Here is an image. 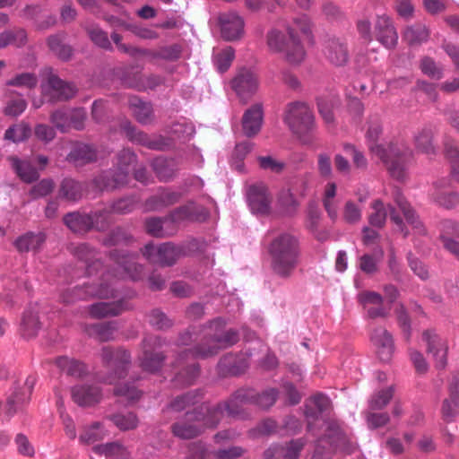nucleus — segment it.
I'll return each instance as SVG.
<instances>
[{"label": "nucleus", "mask_w": 459, "mask_h": 459, "mask_svg": "<svg viewBox=\"0 0 459 459\" xmlns=\"http://www.w3.org/2000/svg\"><path fill=\"white\" fill-rule=\"evenodd\" d=\"M337 104L338 100L334 97L317 99L318 112L327 125H333L334 122L333 110Z\"/></svg>", "instance_id": "nucleus-55"}, {"label": "nucleus", "mask_w": 459, "mask_h": 459, "mask_svg": "<svg viewBox=\"0 0 459 459\" xmlns=\"http://www.w3.org/2000/svg\"><path fill=\"white\" fill-rule=\"evenodd\" d=\"M381 132L382 128L379 123L370 124L366 134L368 148L383 161L393 178L403 181L409 175L412 152L404 145L389 143L385 146L383 143H378Z\"/></svg>", "instance_id": "nucleus-3"}, {"label": "nucleus", "mask_w": 459, "mask_h": 459, "mask_svg": "<svg viewBox=\"0 0 459 459\" xmlns=\"http://www.w3.org/2000/svg\"><path fill=\"white\" fill-rule=\"evenodd\" d=\"M33 385L34 381L28 378L24 387H13V390L7 397L6 403L7 413L9 415H13L19 406L26 403L30 400Z\"/></svg>", "instance_id": "nucleus-35"}, {"label": "nucleus", "mask_w": 459, "mask_h": 459, "mask_svg": "<svg viewBox=\"0 0 459 459\" xmlns=\"http://www.w3.org/2000/svg\"><path fill=\"white\" fill-rule=\"evenodd\" d=\"M129 107L135 118L141 124H149L152 119V108L150 103L143 102L137 97L129 100Z\"/></svg>", "instance_id": "nucleus-46"}, {"label": "nucleus", "mask_w": 459, "mask_h": 459, "mask_svg": "<svg viewBox=\"0 0 459 459\" xmlns=\"http://www.w3.org/2000/svg\"><path fill=\"white\" fill-rule=\"evenodd\" d=\"M225 326L222 318H216L207 325L193 326L179 336L178 346L196 344L178 356L174 366L179 368L174 378L176 385H190L197 377L199 368L191 362L193 359L214 356L220 350L229 348L238 341V332L234 329L226 330Z\"/></svg>", "instance_id": "nucleus-1"}, {"label": "nucleus", "mask_w": 459, "mask_h": 459, "mask_svg": "<svg viewBox=\"0 0 459 459\" xmlns=\"http://www.w3.org/2000/svg\"><path fill=\"white\" fill-rule=\"evenodd\" d=\"M64 222L72 231L76 233L86 232L91 229L105 230V222H100L98 220L94 221L90 214L85 213H68L65 216Z\"/></svg>", "instance_id": "nucleus-24"}, {"label": "nucleus", "mask_w": 459, "mask_h": 459, "mask_svg": "<svg viewBox=\"0 0 459 459\" xmlns=\"http://www.w3.org/2000/svg\"><path fill=\"white\" fill-rule=\"evenodd\" d=\"M322 212L316 202H310L307 207L306 227L318 241H325L329 232L320 225Z\"/></svg>", "instance_id": "nucleus-29"}, {"label": "nucleus", "mask_w": 459, "mask_h": 459, "mask_svg": "<svg viewBox=\"0 0 459 459\" xmlns=\"http://www.w3.org/2000/svg\"><path fill=\"white\" fill-rule=\"evenodd\" d=\"M394 201L406 220V223L411 228L413 234L418 236H424L426 229L422 222L419 220L413 209L408 204L404 196L397 191L394 195Z\"/></svg>", "instance_id": "nucleus-31"}, {"label": "nucleus", "mask_w": 459, "mask_h": 459, "mask_svg": "<svg viewBox=\"0 0 459 459\" xmlns=\"http://www.w3.org/2000/svg\"><path fill=\"white\" fill-rule=\"evenodd\" d=\"M447 180L436 182L431 189L430 196L432 200L446 209H452L459 203V195L455 192H446L445 187Z\"/></svg>", "instance_id": "nucleus-32"}, {"label": "nucleus", "mask_w": 459, "mask_h": 459, "mask_svg": "<svg viewBox=\"0 0 459 459\" xmlns=\"http://www.w3.org/2000/svg\"><path fill=\"white\" fill-rule=\"evenodd\" d=\"M442 231L440 238L443 240L445 248L459 260V242L445 236V233L459 236V222L450 220L443 221Z\"/></svg>", "instance_id": "nucleus-42"}, {"label": "nucleus", "mask_w": 459, "mask_h": 459, "mask_svg": "<svg viewBox=\"0 0 459 459\" xmlns=\"http://www.w3.org/2000/svg\"><path fill=\"white\" fill-rule=\"evenodd\" d=\"M304 446V442L300 439L290 441L285 447L275 445L269 447L264 454V459H273L274 457L284 459H297L299 452Z\"/></svg>", "instance_id": "nucleus-34"}, {"label": "nucleus", "mask_w": 459, "mask_h": 459, "mask_svg": "<svg viewBox=\"0 0 459 459\" xmlns=\"http://www.w3.org/2000/svg\"><path fill=\"white\" fill-rule=\"evenodd\" d=\"M117 331V322L98 323L86 325L84 332L91 337L96 338L101 342H107L114 338Z\"/></svg>", "instance_id": "nucleus-40"}, {"label": "nucleus", "mask_w": 459, "mask_h": 459, "mask_svg": "<svg viewBox=\"0 0 459 459\" xmlns=\"http://www.w3.org/2000/svg\"><path fill=\"white\" fill-rule=\"evenodd\" d=\"M93 451L106 457H126L129 454L126 447L119 442H110L95 446Z\"/></svg>", "instance_id": "nucleus-52"}, {"label": "nucleus", "mask_w": 459, "mask_h": 459, "mask_svg": "<svg viewBox=\"0 0 459 459\" xmlns=\"http://www.w3.org/2000/svg\"><path fill=\"white\" fill-rule=\"evenodd\" d=\"M323 54L329 63L336 66L344 65L349 59L346 44L336 38L329 39L325 41Z\"/></svg>", "instance_id": "nucleus-28"}, {"label": "nucleus", "mask_w": 459, "mask_h": 459, "mask_svg": "<svg viewBox=\"0 0 459 459\" xmlns=\"http://www.w3.org/2000/svg\"><path fill=\"white\" fill-rule=\"evenodd\" d=\"M110 420L122 431L134 429L139 423L137 416L133 412L115 414Z\"/></svg>", "instance_id": "nucleus-57"}, {"label": "nucleus", "mask_w": 459, "mask_h": 459, "mask_svg": "<svg viewBox=\"0 0 459 459\" xmlns=\"http://www.w3.org/2000/svg\"><path fill=\"white\" fill-rule=\"evenodd\" d=\"M98 159V153L91 145L77 143L67 156V160L80 166Z\"/></svg>", "instance_id": "nucleus-38"}, {"label": "nucleus", "mask_w": 459, "mask_h": 459, "mask_svg": "<svg viewBox=\"0 0 459 459\" xmlns=\"http://www.w3.org/2000/svg\"><path fill=\"white\" fill-rule=\"evenodd\" d=\"M31 133L29 125L21 123L9 127L4 134V138L13 143H20L26 140Z\"/></svg>", "instance_id": "nucleus-58"}, {"label": "nucleus", "mask_w": 459, "mask_h": 459, "mask_svg": "<svg viewBox=\"0 0 459 459\" xmlns=\"http://www.w3.org/2000/svg\"><path fill=\"white\" fill-rule=\"evenodd\" d=\"M243 453L244 450L240 446L220 449L212 455L202 443H192L189 446V457L191 459H212V456L217 459H235L241 456Z\"/></svg>", "instance_id": "nucleus-21"}, {"label": "nucleus", "mask_w": 459, "mask_h": 459, "mask_svg": "<svg viewBox=\"0 0 459 459\" xmlns=\"http://www.w3.org/2000/svg\"><path fill=\"white\" fill-rule=\"evenodd\" d=\"M44 73L48 74V79L41 83V90L49 101L67 100L75 94L74 86L53 74L50 67L45 68Z\"/></svg>", "instance_id": "nucleus-14"}, {"label": "nucleus", "mask_w": 459, "mask_h": 459, "mask_svg": "<svg viewBox=\"0 0 459 459\" xmlns=\"http://www.w3.org/2000/svg\"><path fill=\"white\" fill-rule=\"evenodd\" d=\"M122 128L130 141L145 145L149 149L163 151L171 146L170 139L160 135L151 139L145 134L136 131L129 122L124 123Z\"/></svg>", "instance_id": "nucleus-22"}, {"label": "nucleus", "mask_w": 459, "mask_h": 459, "mask_svg": "<svg viewBox=\"0 0 459 459\" xmlns=\"http://www.w3.org/2000/svg\"><path fill=\"white\" fill-rule=\"evenodd\" d=\"M336 184L334 182H329L326 184L324 191L323 204L324 207L332 221H335L338 218V209L334 202V196L336 195Z\"/></svg>", "instance_id": "nucleus-49"}, {"label": "nucleus", "mask_w": 459, "mask_h": 459, "mask_svg": "<svg viewBox=\"0 0 459 459\" xmlns=\"http://www.w3.org/2000/svg\"><path fill=\"white\" fill-rule=\"evenodd\" d=\"M445 152L451 165V177L459 182V151L452 143H446Z\"/></svg>", "instance_id": "nucleus-59"}, {"label": "nucleus", "mask_w": 459, "mask_h": 459, "mask_svg": "<svg viewBox=\"0 0 459 459\" xmlns=\"http://www.w3.org/2000/svg\"><path fill=\"white\" fill-rule=\"evenodd\" d=\"M74 255L78 259L84 261L87 274L90 277L98 274L100 270H103L102 263L96 258V251L88 244L82 243L78 245L74 248Z\"/></svg>", "instance_id": "nucleus-33"}, {"label": "nucleus", "mask_w": 459, "mask_h": 459, "mask_svg": "<svg viewBox=\"0 0 459 459\" xmlns=\"http://www.w3.org/2000/svg\"><path fill=\"white\" fill-rule=\"evenodd\" d=\"M101 397V390L94 384L83 383L72 388V398L79 406H93L100 402Z\"/></svg>", "instance_id": "nucleus-23"}, {"label": "nucleus", "mask_w": 459, "mask_h": 459, "mask_svg": "<svg viewBox=\"0 0 459 459\" xmlns=\"http://www.w3.org/2000/svg\"><path fill=\"white\" fill-rule=\"evenodd\" d=\"M257 85V77L249 69L240 70L231 82L232 89L242 100L254 94Z\"/></svg>", "instance_id": "nucleus-25"}, {"label": "nucleus", "mask_w": 459, "mask_h": 459, "mask_svg": "<svg viewBox=\"0 0 459 459\" xmlns=\"http://www.w3.org/2000/svg\"><path fill=\"white\" fill-rule=\"evenodd\" d=\"M179 198L180 194L178 192L169 189H160L157 195L146 201L145 209L158 211L177 203Z\"/></svg>", "instance_id": "nucleus-36"}, {"label": "nucleus", "mask_w": 459, "mask_h": 459, "mask_svg": "<svg viewBox=\"0 0 459 459\" xmlns=\"http://www.w3.org/2000/svg\"><path fill=\"white\" fill-rule=\"evenodd\" d=\"M327 430L329 432L327 436L318 440L314 454L315 458L323 459L324 453L322 449L325 448V444L329 445L330 449L333 452L340 450L351 454L355 450V445L348 442L346 436L335 424H327Z\"/></svg>", "instance_id": "nucleus-15"}, {"label": "nucleus", "mask_w": 459, "mask_h": 459, "mask_svg": "<svg viewBox=\"0 0 459 459\" xmlns=\"http://www.w3.org/2000/svg\"><path fill=\"white\" fill-rule=\"evenodd\" d=\"M170 133L175 138L186 141L190 139L195 134V131L191 123L177 122L171 126Z\"/></svg>", "instance_id": "nucleus-64"}, {"label": "nucleus", "mask_w": 459, "mask_h": 459, "mask_svg": "<svg viewBox=\"0 0 459 459\" xmlns=\"http://www.w3.org/2000/svg\"><path fill=\"white\" fill-rule=\"evenodd\" d=\"M107 436V430L100 422H94L83 429L80 435V442L86 445L94 444Z\"/></svg>", "instance_id": "nucleus-50"}, {"label": "nucleus", "mask_w": 459, "mask_h": 459, "mask_svg": "<svg viewBox=\"0 0 459 459\" xmlns=\"http://www.w3.org/2000/svg\"><path fill=\"white\" fill-rule=\"evenodd\" d=\"M45 242V235L41 232H28L15 240V247L21 252L37 250Z\"/></svg>", "instance_id": "nucleus-45"}, {"label": "nucleus", "mask_w": 459, "mask_h": 459, "mask_svg": "<svg viewBox=\"0 0 459 459\" xmlns=\"http://www.w3.org/2000/svg\"><path fill=\"white\" fill-rule=\"evenodd\" d=\"M131 308L130 304L124 299L114 302H97L88 307L89 314L94 318L116 316Z\"/></svg>", "instance_id": "nucleus-27"}, {"label": "nucleus", "mask_w": 459, "mask_h": 459, "mask_svg": "<svg viewBox=\"0 0 459 459\" xmlns=\"http://www.w3.org/2000/svg\"><path fill=\"white\" fill-rule=\"evenodd\" d=\"M10 161L13 169L22 181L30 183L39 178V175L38 170L33 168L28 160L11 157Z\"/></svg>", "instance_id": "nucleus-43"}, {"label": "nucleus", "mask_w": 459, "mask_h": 459, "mask_svg": "<svg viewBox=\"0 0 459 459\" xmlns=\"http://www.w3.org/2000/svg\"><path fill=\"white\" fill-rule=\"evenodd\" d=\"M64 35L57 34L50 36L48 44L51 51L57 55L61 59L66 60L72 55V48L68 45L63 43Z\"/></svg>", "instance_id": "nucleus-56"}, {"label": "nucleus", "mask_w": 459, "mask_h": 459, "mask_svg": "<svg viewBox=\"0 0 459 459\" xmlns=\"http://www.w3.org/2000/svg\"><path fill=\"white\" fill-rule=\"evenodd\" d=\"M266 44L270 51L281 54L292 65H300L307 56L300 38L290 25H286L285 32L277 28L270 29L266 34Z\"/></svg>", "instance_id": "nucleus-5"}, {"label": "nucleus", "mask_w": 459, "mask_h": 459, "mask_svg": "<svg viewBox=\"0 0 459 459\" xmlns=\"http://www.w3.org/2000/svg\"><path fill=\"white\" fill-rule=\"evenodd\" d=\"M61 195L67 200L75 201L82 195V186L77 181L65 178L61 185Z\"/></svg>", "instance_id": "nucleus-63"}, {"label": "nucleus", "mask_w": 459, "mask_h": 459, "mask_svg": "<svg viewBox=\"0 0 459 459\" xmlns=\"http://www.w3.org/2000/svg\"><path fill=\"white\" fill-rule=\"evenodd\" d=\"M403 37L410 45L420 44L428 40L429 31L425 25L418 24L408 27Z\"/></svg>", "instance_id": "nucleus-54"}, {"label": "nucleus", "mask_w": 459, "mask_h": 459, "mask_svg": "<svg viewBox=\"0 0 459 459\" xmlns=\"http://www.w3.org/2000/svg\"><path fill=\"white\" fill-rule=\"evenodd\" d=\"M278 203L282 212L289 215L294 214L299 207V202L289 189L280 193Z\"/></svg>", "instance_id": "nucleus-61"}, {"label": "nucleus", "mask_w": 459, "mask_h": 459, "mask_svg": "<svg viewBox=\"0 0 459 459\" xmlns=\"http://www.w3.org/2000/svg\"><path fill=\"white\" fill-rule=\"evenodd\" d=\"M201 411L198 412H186L187 420H194L195 423L177 422L172 426L173 434L182 439L193 438L201 433V427H216L226 413L222 404H219L214 408L202 405Z\"/></svg>", "instance_id": "nucleus-8"}, {"label": "nucleus", "mask_w": 459, "mask_h": 459, "mask_svg": "<svg viewBox=\"0 0 459 459\" xmlns=\"http://www.w3.org/2000/svg\"><path fill=\"white\" fill-rule=\"evenodd\" d=\"M358 300L367 309L369 318L385 317L389 314V308L382 306L383 297L377 292L362 291L358 295Z\"/></svg>", "instance_id": "nucleus-26"}, {"label": "nucleus", "mask_w": 459, "mask_h": 459, "mask_svg": "<svg viewBox=\"0 0 459 459\" xmlns=\"http://www.w3.org/2000/svg\"><path fill=\"white\" fill-rule=\"evenodd\" d=\"M277 397L278 391L275 388H268L262 393H256L253 389H239L222 406L228 416L245 419V405L255 404L260 409L266 410L274 404Z\"/></svg>", "instance_id": "nucleus-9"}, {"label": "nucleus", "mask_w": 459, "mask_h": 459, "mask_svg": "<svg viewBox=\"0 0 459 459\" xmlns=\"http://www.w3.org/2000/svg\"><path fill=\"white\" fill-rule=\"evenodd\" d=\"M152 167L161 181L170 180L175 176L176 169L172 160L158 157L152 160Z\"/></svg>", "instance_id": "nucleus-47"}, {"label": "nucleus", "mask_w": 459, "mask_h": 459, "mask_svg": "<svg viewBox=\"0 0 459 459\" xmlns=\"http://www.w3.org/2000/svg\"><path fill=\"white\" fill-rule=\"evenodd\" d=\"M101 358L111 370V373L101 381L105 384L115 385L116 395L124 397L129 403L137 401L141 396V392L135 385L127 382L120 384V380L125 378L131 364L130 353L123 349L113 350L107 346L101 351Z\"/></svg>", "instance_id": "nucleus-4"}, {"label": "nucleus", "mask_w": 459, "mask_h": 459, "mask_svg": "<svg viewBox=\"0 0 459 459\" xmlns=\"http://www.w3.org/2000/svg\"><path fill=\"white\" fill-rule=\"evenodd\" d=\"M283 121L304 144H310L313 142V132L316 128L315 116L306 102L289 103L284 110Z\"/></svg>", "instance_id": "nucleus-7"}, {"label": "nucleus", "mask_w": 459, "mask_h": 459, "mask_svg": "<svg viewBox=\"0 0 459 459\" xmlns=\"http://www.w3.org/2000/svg\"><path fill=\"white\" fill-rule=\"evenodd\" d=\"M394 392V386L376 392L369 400V407L373 410L384 408L392 399Z\"/></svg>", "instance_id": "nucleus-62"}, {"label": "nucleus", "mask_w": 459, "mask_h": 459, "mask_svg": "<svg viewBox=\"0 0 459 459\" xmlns=\"http://www.w3.org/2000/svg\"><path fill=\"white\" fill-rule=\"evenodd\" d=\"M219 26L221 37L227 41L238 39L244 34V20L236 12L221 13Z\"/></svg>", "instance_id": "nucleus-18"}, {"label": "nucleus", "mask_w": 459, "mask_h": 459, "mask_svg": "<svg viewBox=\"0 0 459 459\" xmlns=\"http://www.w3.org/2000/svg\"><path fill=\"white\" fill-rule=\"evenodd\" d=\"M377 41L386 48H394L398 41V34L389 16L379 14L374 27Z\"/></svg>", "instance_id": "nucleus-19"}, {"label": "nucleus", "mask_w": 459, "mask_h": 459, "mask_svg": "<svg viewBox=\"0 0 459 459\" xmlns=\"http://www.w3.org/2000/svg\"><path fill=\"white\" fill-rule=\"evenodd\" d=\"M247 201L253 213L264 215L270 212L272 198L267 187L264 184H255L248 186Z\"/></svg>", "instance_id": "nucleus-17"}, {"label": "nucleus", "mask_w": 459, "mask_h": 459, "mask_svg": "<svg viewBox=\"0 0 459 459\" xmlns=\"http://www.w3.org/2000/svg\"><path fill=\"white\" fill-rule=\"evenodd\" d=\"M110 261L116 267L111 270H104L101 273L98 286L93 283L83 282L82 286L76 285L68 288L61 296L62 301L72 303L77 299H86L88 298H118L116 285L119 280L130 279L136 281L141 278L143 266L135 262L134 256L112 254Z\"/></svg>", "instance_id": "nucleus-2"}, {"label": "nucleus", "mask_w": 459, "mask_h": 459, "mask_svg": "<svg viewBox=\"0 0 459 459\" xmlns=\"http://www.w3.org/2000/svg\"><path fill=\"white\" fill-rule=\"evenodd\" d=\"M384 257L382 248L375 250L374 254H365L359 258V266L366 273L372 274L377 271L378 264Z\"/></svg>", "instance_id": "nucleus-51"}, {"label": "nucleus", "mask_w": 459, "mask_h": 459, "mask_svg": "<svg viewBox=\"0 0 459 459\" xmlns=\"http://www.w3.org/2000/svg\"><path fill=\"white\" fill-rule=\"evenodd\" d=\"M264 112L261 104H255L243 115L242 126L244 134L248 136L255 135L263 125Z\"/></svg>", "instance_id": "nucleus-30"}, {"label": "nucleus", "mask_w": 459, "mask_h": 459, "mask_svg": "<svg viewBox=\"0 0 459 459\" xmlns=\"http://www.w3.org/2000/svg\"><path fill=\"white\" fill-rule=\"evenodd\" d=\"M136 161V155L128 149H124L117 155L116 169L105 171L96 177L94 185L100 190H109L123 186L127 183L129 166Z\"/></svg>", "instance_id": "nucleus-11"}, {"label": "nucleus", "mask_w": 459, "mask_h": 459, "mask_svg": "<svg viewBox=\"0 0 459 459\" xmlns=\"http://www.w3.org/2000/svg\"><path fill=\"white\" fill-rule=\"evenodd\" d=\"M234 57L235 51L231 47L213 50V64L220 73H224L229 69Z\"/></svg>", "instance_id": "nucleus-48"}, {"label": "nucleus", "mask_w": 459, "mask_h": 459, "mask_svg": "<svg viewBox=\"0 0 459 459\" xmlns=\"http://www.w3.org/2000/svg\"><path fill=\"white\" fill-rule=\"evenodd\" d=\"M55 364L62 373L72 377H81L87 372V368L82 362L67 356L57 357Z\"/></svg>", "instance_id": "nucleus-39"}, {"label": "nucleus", "mask_w": 459, "mask_h": 459, "mask_svg": "<svg viewBox=\"0 0 459 459\" xmlns=\"http://www.w3.org/2000/svg\"><path fill=\"white\" fill-rule=\"evenodd\" d=\"M371 208L373 209V212L369 215V223L374 227H383L387 217V209L385 204L382 201L376 200L372 204Z\"/></svg>", "instance_id": "nucleus-60"}, {"label": "nucleus", "mask_w": 459, "mask_h": 459, "mask_svg": "<svg viewBox=\"0 0 459 459\" xmlns=\"http://www.w3.org/2000/svg\"><path fill=\"white\" fill-rule=\"evenodd\" d=\"M330 405L329 398L322 394L314 395L307 403L305 414L307 420H316Z\"/></svg>", "instance_id": "nucleus-44"}, {"label": "nucleus", "mask_w": 459, "mask_h": 459, "mask_svg": "<svg viewBox=\"0 0 459 459\" xmlns=\"http://www.w3.org/2000/svg\"><path fill=\"white\" fill-rule=\"evenodd\" d=\"M209 216L208 211L194 202H189L176 209L169 218H150L146 221L145 226L149 234L157 238H163L171 235L165 230V226L170 223H178L184 221H204Z\"/></svg>", "instance_id": "nucleus-10"}, {"label": "nucleus", "mask_w": 459, "mask_h": 459, "mask_svg": "<svg viewBox=\"0 0 459 459\" xmlns=\"http://www.w3.org/2000/svg\"><path fill=\"white\" fill-rule=\"evenodd\" d=\"M39 306H30L23 313L22 319V332L23 336L30 338L34 336L39 329Z\"/></svg>", "instance_id": "nucleus-41"}, {"label": "nucleus", "mask_w": 459, "mask_h": 459, "mask_svg": "<svg viewBox=\"0 0 459 459\" xmlns=\"http://www.w3.org/2000/svg\"><path fill=\"white\" fill-rule=\"evenodd\" d=\"M165 342L156 335L147 336L142 343V354L138 359L143 370L150 373L157 372L164 360V355L159 351Z\"/></svg>", "instance_id": "nucleus-13"}, {"label": "nucleus", "mask_w": 459, "mask_h": 459, "mask_svg": "<svg viewBox=\"0 0 459 459\" xmlns=\"http://www.w3.org/2000/svg\"><path fill=\"white\" fill-rule=\"evenodd\" d=\"M269 253L273 272L281 277H288L299 262V241L290 234H281L272 241Z\"/></svg>", "instance_id": "nucleus-6"}, {"label": "nucleus", "mask_w": 459, "mask_h": 459, "mask_svg": "<svg viewBox=\"0 0 459 459\" xmlns=\"http://www.w3.org/2000/svg\"><path fill=\"white\" fill-rule=\"evenodd\" d=\"M201 394L199 391H192L183 395L176 397L169 405L168 409L173 411H181L190 405L199 402Z\"/></svg>", "instance_id": "nucleus-53"}, {"label": "nucleus", "mask_w": 459, "mask_h": 459, "mask_svg": "<svg viewBox=\"0 0 459 459\" xmlns=\"http://www.w3.org/2000/svg\"><path fill=\"white\" fill-rule=\"evenodd\" d=\"M371 342L379 359L384 362H389L395 350L391 333L382 327L376 328L371 334Z\"/></svg>", "instance_id": "nucleus-20"}, {"label": "nucleus", "mask_w": 459, "mask_h": 459, "mask_svg": "<svg viewBox=\"0 0 459 459\" xmlns=\"http://www.w3.org/2000/svg\"><path fill=\"white\" fill-rule=\"evenodd\" d=\"M187 254L188 251L185 246H177L170 242L160 246L149 243L143 249V255L148 261L163 266L172 265L180 256Z\"/></svg>", "instance_id": "nucleus-12"}, {"label": "nucleus", "mask_w": 459, "mask_h": 459, "mask_svg": "<svg viewBox=\"0 0 459 459\" xmlns=\"http://www.w3.org/2000/svg\"><path fill=\"white\" fill-rule=\"evenodd\" d=\"M427 343V351L432 355L436 367L444 368L447 363L448 343L446 339L439 336L433 330H426L422 333Z\"/></svg>", "instance_id": "nucleus-16"}, {"label": "nucleus", "mask_w": 459, "mask_h": 459, "mask_svg": "<svg viewBox=\"0 0 459 459\" xmlns=\"http://www.w3.org/2000/svg\"><path fill=\"white\" fill-rule=\"evenodd\" d=\"M450 397L444 401L442 414L446 420H451L459 409V379L454 377L449 383Z\"/></svg>", "instance_id": "nucleus-37"}]
</instances>
